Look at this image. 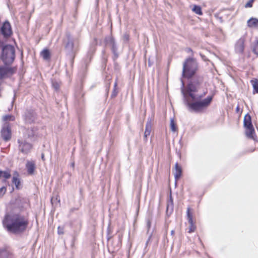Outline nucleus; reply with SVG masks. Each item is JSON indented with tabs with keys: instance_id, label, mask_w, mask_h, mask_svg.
<instances>
[{
	"instance_id": "f257e3e1",
	"label": "nucleus",
	"mask_w": 258,
	"mask_h": 258,
	"mask_svg": "<svg viewBox=\"0 0 258 258\" xmlns=\"http://www.w3.org/2000/svg\"><path fill=\"white\" fill-rule=\"evenodd\" d=\"M202 82L201 78L193 79L185 88L182 83L181 92L184 100L189 108L196 112L201 111L206 108L212 100V97L209 96L201 100L206 94V92L201 91Z\"/></svg>"
},
{
	"instance_id": "f03ea898",
	"label": "nucleus",
	"mask_w": 258,
	"mask_h": 258,
	"mask_svg": "<svg viewBox=\"0 0 258 258\" xmlns=\"http://www.w3.org/2000/svg\"><path fill=\"white\" fill-rule=\"evenodd\" d=\"M3 224L9 232L20 234L26 230L29 220L26 216L19 213H11L5 215Z\"/></svg>"
},
{
	"instance_id": "7ed1b4c3",
	"label": "nucleus",
	"mask_w": 258,
	"mask_h": 258,
	"mask_svg": "<svg viewBox=\"0 0 258 258\" xmlns=\"http://www.w3.org/2000/svg\"><path fill=\"white\" fill-rule=\"evenodd\" d=\"M198 70V63L196 60L191 58L186 59L183 64L182 76L190 78L193 77Z\"/></svg>"
},
{
	"instance_id": "20e7f679",
	"label": "nucleus",
	"mask_w": 258,
	"mask_h": 258,
	"mask_svg": "<svg viewBox=\"0 0 258 258\" xmlns=\"http://www.w3.org/2000/svg\"><path fill=\"white\" fill-rule=\"evenodd\" d=\"M15 57V48L10 45L4 46L3 48L2 59L6 64H11Z\"/></svg>"
},
{
	"instance_id": "39448f33",
	"label": "nucleus",
	"mask_w": 258,
	"mask_h": 258,
	"mask_svg": "<svg viewBox=\"0 0 258 258\" xmlns=\"http://www.w3.org/2000/svg\"><path fill=\"white\" fill-rule=\"evenodd\" d=\"M19 150L22 153H29L32 148V145L29 143V140H25V136L20 137L18 140Z\"/></svg>"
},
{
	"instance_id": "423d86ee",
	"label": "nucleus",
	"mask_w": 258,
	"mask_h": 258,
	"mask_svg": "<svg viewBox=\"0 0 258 258\" xmlns=\"http://www.w3.org/2000/svg\"><path fill=\"white\" fill-rule=\"evenodd\" d=\"M1 32L5 37H9L12 34V30L10 24L5 22L1 28Z\"/></svg>"
},
{
	"instance_id": "0eeeda50",
	"label": "nucleus",
	"mask_w": 258,
	"mask_h": 258,
	"mask_svg": "<svg viewBox=\"0 0 258 258\" xmlns=\"http://www.w3.org/2000/svg\"><path fill=\"white\" fill-rule=\"evenodd\" d=\"M1 135L3 139L5 141L9 140L11 138V132L8 125H5L2 131Z\"/></svg>"
},
{
	"instance_id": "6e6552de",
	"label": "nucleus",
	"mask_w": 258,
	"mask_h": 258,
	"mask_svg": "<svg viewBox=\"0 0 258 258\" xmlns=\"http://www.w3.org/2000/svg\"><path fill=\"white\" fill-rule=\"evenodd\" d=\"M13 73V70L7 66L0 67V79L11 75Z\"/></svg>"
},
{
	"instance_id": "1a4fd4ad",
	"label": "nucleus",
	"mask_w": 258,
	"mask_h": 258,
	"mask_svg": "<svg viewBox=\"0 0 258 258\" xmlns=\"http://www.w3.org/2000/svg\"><path fill=\"white\" fill-rule=\"evenodd\" d=\"M187 217L188 220V222L189 223V228L188 232L189 233L195 231L196 229V227L194 224V222L192 220V215L190 213V208H188L187 209Z\"/></svg>"
},
{
	"instance_id": "9d476101",
	"label": "nucleus",
	"mask_w": 258,
	"mask_h": 258,
	"mask_svg": "<svg viewBox=\"0 0 258 258\" xmlns=\"http://www.w3.org/2000/svg\"><path fill=\"white\" fill-rule=\"evenodd\" d=\"M23 136H25V140L30 141L31 139L34 137L35 135V131L33 128H24L23 131Z\"/></svg>"
},
{
	"instance_id": "9b49d317",
	"label": "nucleus",
	"mask_w": 258,
	"mask_h": 258,
	"mask_svg": "<svg viewBox=\"0 0 258 258\" xmlns=\"http://www.w3.org/2000/svg\"><path fill=\"white\" fill-rule=\"evenodd\" d=\"M244 40L243 38H240L236 43L235 51L237 53L241 54L244 50Z\"/></svg>"
},
{
	"instance_id": "f8f14e48",
	"label": "nucleus",
	"mask_w": 258,
	"mask_h": 258,
	"mask_svg": "<svg viewBox=\"0 0 258 258\" xmlns=\"http://www.w3.org/2000/svg\"><path fill=\"white\" fill-rule=\"evenodd\" d=\"M174 205L173 201L171 195L170 194L169 199L167 202L166 205V212L168 215H170L173 211Z\"/></svg>"
},
{
	"instance_id": "ddd939ff",
	"label": "nucleus",
	"mask_w": 258,
	"mask_h": 258,
	"mask_svg": "<svg viewBox=\"0 0 258 258\" xmlns=\"http://www.w3.org/2000/svg\"><path fill=\"white\" fill-rule=\"evenodd\" d=\"M173 173L176 180H178L181 176L182 173L181 167L176 163L175 165V168L173 170Z\"/></svg>"
},
{
	"instance_id": "4468645a",
	"label": "nucleus",
	"mask_w": 258,
	"mask_h": 258,
	"mask_svg": "<svg viewBox=\"0 0 258 258\" xmlns=\"http://www.w3.org/2000/svg\"><path fill=\"white\" fill-rule=\"evenodd\" d=\"M245 128V135L250 139L253 138V135L254 134V130L253 125L244 127Z\"/></svg>"
},
{
	"instance_id": "2eb2a0df",
	"label": "nucleus",
	"mask_w": 258,
	"mask_h": 258,
	"mask_svg": "<svg viewBox=\"0 0 258 258\" xmlns=\"http://www.w3.org/2000/svg\"><path fill=\"white\" fill-rule=\"evenodd\" d=\"M247 26L250 28H258V19L251 18L247 22Z\"/></svg>"
},
{
	"instance_id": "dca6fc26",
	"label": "nucleus",
	"mask_w": 258,
	"mask_h": 258,
	"mask_svg": "<svg viewBox=\"0 0 258 258\" xmlns=\"http://www.w3.org/2000/svg\"><path fill=\"white\" fill-rule=\"evenodd\" d=\"M27 171L29 174H33L35 168V163L33 161H28L26 165Z\"/></svg>"
},
{
	"instance_id": "f3484780",
	"label": "nucleus",
	"mask_w": 258,
	"mask_h": 258,
	"mask_svg": "<svg viewBox=\"0 0 258 258\" xmlns=\"http://www.w3.org/2000/svg\"><path fill=\"white\" fill-rule=\"evenodd\" d=\"M12 182L15 185L16 188H20V180L19 178V174L17 172H15L13 175Z\"/></svg>"
},
{
	"instance_id": "a211bd4d",
	"label": "nucleus",
	"mask_w": 258,
	"mask_h": 258,
	"mask_svg": "<svg viewBox=\"0 0 258 258\" xmlns=\"http://www.w3.org/2000/svg\"><path fill=\"white\" fill-rule=\"evenodd\" d=\"M244 127L252 125L251 116L248 114L245 115L244 117Z\"/></svg>"
},
{
	"instance_id": "6ab92c4d",
	"label": "nucleus",
	"mask_w": 258,
	"mask_h": 258,
	"mask_svg": "<svg viewBox=\"0 0 258 258\" xmlns=\"http://www.w3.org/2000/svg\"><path fill=\"white\" fill-rule=\"evenodd\" d=\"M11 174L10 172L8 171H1L0 170V178L3 177L5 179L4 180V182L6 181V179H9L11 177Z\"/></svg>"
},
{
	"instance_id": "aec40b11",
	"label": "nucleus",
	"mask_w": 258,
	"mask_h": 258,
	"mask_svg": "<svg viewBox=\"0 0 258 258\" xmlns=\"http://www.w3.org/2000/svg\"><path fill=\"white\" fill-rule=\"evenodd\" d=\"M41 55L45 60H47L50 58V52L48 49H44L41 52Z\"/></svg>"
},
{
	"instance_id": "412c9836",
	"label": "nucleus",
	"mask_w": 258,
	"mask_h": 258,
	"mask_svg": "<svg viewBox=\"0 0 258 258\" xmlns=\"http://www.w3.org/2000/svg\"><path fill=\"white\" fill-rule=\"evenodd\" d=\"M170 127L171 131L175 132L177 131V127L173 118L170 119Z\"/></svg>"
},
{
	"instance_id": "4be33fe9",
	"label": "nucleus",
	"mask_w": 258,
	"mask_h": 258,
	"mask_svg": "<svg viewBox=\"0 0 258 258\" xmlns=\"http://www.w3.org/2000/svg\"><path fill=\"white\" fill-rule=\"evenodd\" d=\"M192 11L198 15H202L201 8L199 6L195 5L192 9Z\"/></svg>"
},
{
	"instance_id": "5701e85b",
	"label": "nucleus",
	"mask_w": 258,
	"mask_h": 258,
	"mask_svg": "<svg viewBox=\"0 0 258 258\" xmlns=\"http://www.w3.org/2000/svg\"><path fill=\"white\" fill-rule=\"evenodd\" d=\"M68 42L66 44V47L67 48H68L70 50H72L73 48V45H74L73 42L70 36H68Z\"/></svg>"
},
{
	"instance_id": "b1692460",
	"label": "nucleus",
	"mask_w": 258,
	"mask_h": 258,
	"mask_svg": "<svg viewBox=\"0 0 258 258\" xmlns=\"http://www.w3.org/2000/svg\"><path fill=\"white\" fill-rule=\"evenodd\" d=\"M3 119L5 121H13L15 120V116L12 115H6L3 116Z\"/></svg>"
},
{
	"instance_id": "393cba45",
	"label": "nucleus",
	"mask_w": 258,
	"mask_h": 258,
	"mask_svg": "<svg viewBox=\"0 0 258 258\" xmlns=\"http://www.w3.org/2000/svg\"><path fill=\"white\" fill-rule=\"evenodd\" d=\"M251 83L252 84L254 90L256 93H258V81L256 80H252Z\"/></svg>"
},
{
	"instance_id": "a878e982",
	"label": "nucleus",
	"mask_w": 258,
	"mask_h": 258,
	"mask_svg": "<svg viewBox=\"0 0 258 258\" xmlns=\"http://www.w3.org/2000/svg\"><path fill=\"white\" fill-rule=\"evenodd\" d=\"M253 52L258 55V41L255 43L253 46Z\"/></svg>"
},
{
	"instance_id": "bb28decb",
	"label": "nucleus",
	"mask_w": 258,
	"mask_h": 258,
	"mask_svg": "<svg viewBox=\"0 0 258 258\" xmlns=\"http://www.w3.org/2000/svg\"><path fill=\"white\" fill-rule=\"evenodd\" d=\"M7 188L5 186H3L0 188V197H2L6 192Z\"/></svg>"
},
{
	"instance_id": "cd10ccee",
	"label": "nucleus",
	"mask_w": 258,
	"mask_h": 258,
	"mask_svg": "<svg viewBox=\"0 0 258 258\" xmlns=\"http://www.w3.org/2000/svg\"><path fill=\"white\" fill-rule=\"evenodd\" d=\"M63 227L58 226L57 228V232L58 234H63L64 233Z\"/></svg>"
},
{
	"instance_id": "c85d7f7f",
	"label": "nucleus",
	"mask_w": 258,
	"mask_h": 258,
	"mask_svg": "<svg viewBox=\"0 0 258 258\" xmlns=\"http://www.w3.org/2000/svg\"><path fill=\"white\" fill-rule=\"evenodd\" d=\"M253 2L248 0V1L245 4L244 7L246 8H251L252 7Z\"/></svg>"
},
{
	"instance_id": "c756f323",
	"label": "nucleus",
	"mask_w": 258,
	"mask_h": 258,
	"mask_svg": "<svg viewBox=\"0 0 258 258\" xmlns=\"http://www.w3.org/2000/svg\"><path fill=\"white\" fill-rule=\"evenodd\" d=\"M52 86L56 90H57L59 88V84L56 82H52Z\"/></svg>"
},
{
	"instance_id": "7c9ffc66",
	"label": "nucleus",
	"mask_w": 258,
	"mask_h": 258,
	"mask_svg": "<svg viewBox=\"0 0 258 258\" xmlns=\"http://www.w3.org/2000/svg\"><path fill=\"white\" fill-rule=\"evenodd\" d=\"M129 39V35L127 34H125L123 35V39L125 41H127Z\"/></svg>"
},
{
	"instance_id": "2f4dec72",
	"label": "nucleus",
	"mask_w": 258,
	"mask_h": 258,
	"mask_svg": "<svg viewBox=\"0 0 258 258\" xmlns=\"http://www.w3.org/2000/svg\"><path fill=\"white\" fill-rule=\"evenodd\" d=\"M146 136H147V133H148L149 134L150 133V132H151V130H149L148 127H146Z\"/></svg>"
},
{
	"instance_id": "473e14b6",
	"label": "nucleus",
	"mask_w": 258,
	"mask_h": 258,
	"mask_svg": "<svg viewBox=\"0 0 258 258\" xmlns=\"http://www.w3.org/2000/svg\"><path fill=\"white\" fill-rule=\"evenodd\" d=\"M236 112H239V106H238L236 107Z\"/></svg>"
},
{
	"instance_id": "72a5a7b5",
	"label": "nucleus",
	"mask_w": 258,
	"mask_h": 258,
	"mask_svg": "<svg viewBox=\"0 0 258 258\" xmlns=\"http://www.w3.org/2000/svg\"><path fill=\"white\" fill-rule=\"evenodd\" d=\"M26 119H27V120L28 121H29V122H30V121H32V120H32V119H27V118H26Z\"/></svg>"
},
{
	"instance_id": "f704fd0d",
	"label": "nucleus",
	"mask_w": 258,
	"mask_h": 258,
	"mask_svg": "<svg viewBox=\"0 0 258 258\" xmlns=\"http://www.w3.org/2000/svg\"><path fill=\"white\" fill-rule=\"evenodd\" d=\"M150 222L149 221L148 222V226H150Z\"/></svg>"
},
{
	"instance_id": "c9c22d12",
	"label": "nucleus",
	"mask_w": 258,
	"mask_h": 258,
	"mask_svg": "<svg viewBox=\"0 0 258 258\" xmlns=\"http://www.w3.org/2000/svg\"><path fill=\"white\" fill-rule=\"evenodd\" d=\"M115 95H116V93L113 92V93L112 94V96H115Z\"/></svg>"
},
{
	"instance_id": "e433bc0d",
	"label": "nucleus",
	"mask_w": 258,
	"mask_h": 258,
	"mask_svg": "<svg viewBox=\"0 0 258 258\" xmlns=\"http://www.w3.org/2000/svg\"><path fill=\"white\" fill-rule=\"evenodd\" d=\"M41 157H42V159H43V158H44V154H42Z\"/></svg>"
},
{
	"instance_id": "4c0bfd02",
	"label": "nucleus",
	"mask_w": 258,
	"mask_h": 258,
	"mask_svg": "<svg viewBox=\"0 0 258 258\" xmlns=\"http://www.w3.org/2000/svg\"><path fill=\"white\" fill-rule=\"evenodd\" d=\"M144 137H145V132L144 133Z\"/></svg>"
},
{
	"instance_id": "58836bf2",
	"label": "nucleus",
	"mask_w": 258,
	"mask_h": 258,
	"mask_svg": "<svg viewBox=\"0 0 258 258\" xmlns=\"http://www.w3.org/2000/svg\"><path fill=\"white\" fill-rule=\"evenodd\" d=\"M116 86V83L115 84L114 86L115 87Z\"/></svg>"
}]
</instances>
